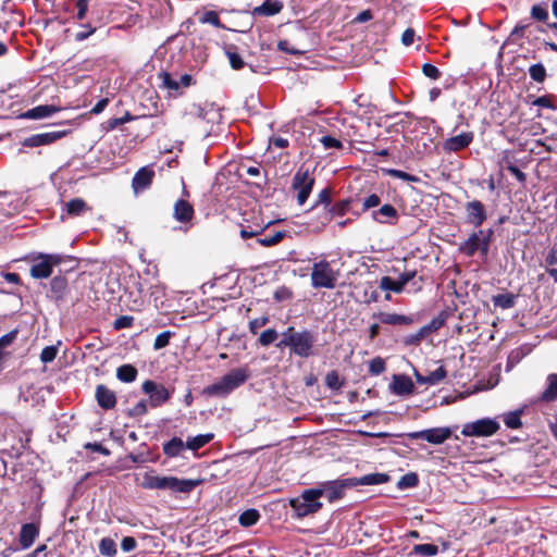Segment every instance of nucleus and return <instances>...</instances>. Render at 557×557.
Segmentation results:
<instances>
[{
    "instance_id": "1",
    "label": "nucleus",
    "mask_w": 557,
    "mask_h": 557,
    "mask_svg": "<svg viewBox=\"0 0 557 557\" xmlns=\"http://www.w3.org/2000/svg\"><path fill=\"white\" fill-rule=\"evenodd\" d=\"M201 483L200 480L178 479L176 476H159L152 472L143 475L140 486L145 490L170 491L172 493L188 494Z\"/></svg>"
},
{
    "instance_id": "2",
    "label": "nucleus",
    "mask_w": 557,
    "mask_h": 557,
    "mask_svg": "<svg viewBox=\"0 0 557 557\" xmlns=\"http://www.w3.org/2000/svg\"><path fill=\"white\" fill-rule=\"evenodd\" d=\"M317 336L309 330L295 332L293 326H289L283 334L276 347H289L292 352L301 358H308L313 355L314 344Z\"/></svg>"
},
{
    "instance_id": "3",
    "label": "nucleus",
    "mask_w": 557,
    "mask_h": 557,
    "mask_svg": "<svg viewBox=\"0 0 557 557\" xmlns=\"http://www.w3.org/2000/svg\"><path fill=\"white\" fill-rule=\"evenodd\" d=\"M250 376L247 367L236 368L223 375L219 381L208 385L203 393L210 396L226 397L242 386Z\"/></svg>"
},
{
    "instance_id": "4",
    "label": "nucleus",
    "mask_w": 557,
    "mask_h": 557,
    "mask_svg": "<svg viewBox=\"0 0 557 557\" xmlns=\"http://www.w3.org/2000/svg\"><path fill=\"white\" fill-rule=\"evenodd\" d=\"M289 506L298 519L317 513L323 507L319 492L314 487L307 488L297 497L289 499Z\"/></svg>"
},
{
    "instance_id": "5",
    "label": "nucleus",
    "mask_w": 557,
    "mask_h": 557,
    "mask_svg": "<svg viewBox=\"0 0 557 557\" xmlns=\"http://www.w3.org/2000/svg\"><path fill=\"white\" fill-rule=\"evenodd\" d=\"M338 280V272L333 270L326 260L314 262L311 271V286L313 288L333 289Z\"/></svg>"
},
{
    "instance_id": "6",
    "label": "nucleus",
    "mask_w": 557,
    "mask_h": 557,
    "mask_svg": "<svg viewBox=\"0 0 557 557\" xmlns=\"http://www.w3.org/2000/svg\"><path fill=\"white\" fill-rule=\"evenodd\" d=\"M493 234L494 231L492 228L473 232L467 240L460 244L459 250L468 257L474 256L478 250H480L482 256H486Z\"/></svg>"
},
{
    "instance_id": "7",
    "label": "nucleus",
    "mask_w": 557,
    "mask_h": 557,
    "mask_svg": "<svg viewBox=\"0 0 557 557\" xmlns=\"http://www.w3.org/2000/svg\"><path fill=\"white\" fill-rule=\"evenodd\" d=\"M67 257L59 253H38L30 258V275L34 278H48L54 265L63 262Z\"/></svg>"
},
{
    "instance_id": "8",
    "label": "nucleus",
    "mask_w": 557,
    "mask_h": 557,
    "mask_svg": "<svg viewBox=\"0 0 557 557\" xmlns=\"http://www.w3.org/2000/svg\"><path fill=\"white\" fill-rule=\"evenodd\" d=\"M314 185V177L310 170L300 166L293 176L292 189L297 193V202L302 206L309 198Z\"/></svg>"
},
{
    "instance_id": "9",
    "label": "nucleus",
    "mask_w": 557,
    "mask_h": 557,
    "mask_svg": "<svg viewBox=\"0 0 557 557\" xmlns=\"http://www.w3.org/2000/svg\"><path fill=\"white\" fill-rule=\"evenodd\" d=\"M499 428L496 419L483 418L463 424L461 434L467 437H486L494 435Z\"/></svg>"
},
{
    "instance_id": "10",
    "label": "nucleus",
    "mask_w": 557,
    "mask_h": 557,
    "mask_svg": "<svg viewBox=\"0 0 557 557\" xmlns=\"http://www.w3.org/2000/svg\"><path fill=\"white\" fill-rule=\"evenodd\" d=\"M141 389L146 395H148L149 405L152 408H158L168 403L172 395L164 385L152 380H146L141 385Z\"/></svg>"
},
{
    "instance_id": "11",
    "label": "nucleus",
    "mask_w": 557,
    "mask_h": 557,
    "mask_svg": "<svg viewBox=\"0 0 557 557\" xmlns=\"http://www.w3.org/2000/svg\"><path fill=\"white\" fill-rule=\"evenodd\" d=\"M349 481L350 479L325 481L320 483L314 490L319 492L320 498L324 496L330 503H333L343 497L346 487L351 486Z\"/></svg>"
},
{
    "instance_id": "12",
    "label": "nucleus",
    "mask_w": 557,
    "mask_h": 557,
    "mask_svg": "<svg viewBox=\"0 0 557 557\" xmlns=\"http://www.w3.org/2000/svg\"><path fill=\"white\" fill-rule=\"evenodd\" d=\"M450 436L451 430L447 426L432 428L422 431L407 433V437L410 440H424L434 445L443 444Z\"/></svg>"
},
{
    "instance_id": "13",
    "label": "nucleus",
    "mask_w": 557,
    "mask_h": 557,
    "mask_svg": "<svg viewBox=\"0 0 557 557\" xmlns=\"http://www.w3.org/2000/svg\"><path fill=\"white\" fill-rule=\"evenodd\" d=\"M473 138L474 134L472 132L461 133L444 140L443 149L446 152H458L467 148L473 141Z\"/></svg>"
},
{
    "instance_id": "14",
    "label": "nucleus",
    "mask_w": 557,
    "mask_h": 557,
    "mask_svg": "<svg viewBox=\"0 0 557 557\" xmlns=\"http://www.w3.org/2000/svg\"><path fill=\"white\" fill-rule=\"evenodd\" d=\"M467 222L474 226H480L486 220L484 205L479 200H472L466 205Z\"/></svg>"
},
{
    "instance_id": "15",
    "label": "nucleus",
    "mask_w": 557,
    "mask_h": 557,
    "mask_svg": "<svg viewBox=\"0 0 557 557\" xmlns=\"http://www.w3.org/2000/svg\"><path fill=\"white\" fill-rule=\"evenodd\" d=\"M154 177V171L150 166L140 168L134 175L132 186L137 194L147 189Z\"/></svg>"
},
{
    "instance_id": "16",
    "label": "nucleus",
    "mask_w": 557,
    "mask_h": 557,
    "mask_svg": "<svg viewBox=\"0 0 557 557\" xmlns=\"http://www.w3.org/2000/svg\"><path fill=\"white\" fill-rule=\"evenodd\" d=\"M64 135L63 132H48L41 134H35L30 137H27L23 141V146L25 147H39L45 145H50L54 143L57 139L61 138Z\"/></svg>"
},
{
    "instance_id": "17",
    "label": "nucleus",
    "mask_w": 557,
    "mask_h": 557,
    "mask_svg": "<svg viewBox=\"0 0 557 557\" xmlns=\"http://www.w3.org/2000/svg\"><path fill=\"white\" fill-rule=\"evenodd\" d=\"M372 219L381 224H395L398 220V212L395 207L389 203L383 205L380 209L372 212Z\"/></svg>"
},
{
    "instance_id": "18",
    "label": "nucleus",
    "mask_w": 557,
    "mask_h": 557,
    "mask_svg": "<svg viewBox=\"0 0 557 557\" xmlns=\"http://www.w3.org/2000/svg\"><path fill=\"white\" fill-rule=\"evenodd\" d=\"M95 396L98 405L104 410L113 409L116 405L115 393L106 385H98Z\"/></svg>"
},
{
    "instance_id": "19",
    "label": "nucleus",
    "mask_w": 557,
    "mask_h": 557,
    "mask_svg": "<svg viewBox=\"0 0 557 557\" xmlns=\"http://www.w3.org/2000/svg\"><path fill=\"white\" fill-rule=\"evenodd\" d=\"M39 535V525L36 523H25L21 528L18 541L23 549L29 548L36 537Z\"/></svg>"
},
{
    "instance_id": "20",
    "label": "nucleus",
    "mask_w": 557,
    "mask_h": 557,
    "mask_svg": "<svg viewBox=\"0 0 557 557\" xmlns=\"http://www.w3.org/2000/svg\"><path fill=\"white\" fill-rule=\"evenodd\" d=\"M373 318L377 319L383 324L389 325H410L413 323V319L409 315L391 312L374 313Z\"/></svg>"
},
{
    "instance_id": "21",
    "label": "nucleus",
    "mask_w": 557,
    "mask_h": 557,
    "mask_svg": "<svg viewBox=\"0 0 557 557\" xmlns=\"http://www.w3.org/2000/svg\"><path fill=\"white\" fill-rule=\"evenodd\" d=\"M173 216L180 223H189L194 216V208L188 201L178 199L174 205Z\"/></svg>"
},
{
    "instance_id": "22",
    "label": "nucleus",
    "mask_w": 557,
    "mask_h": 557,
    "mask_svg": "<svg viewBox=\"0 0 557 557\" xmlns=\"http://www.w3.org/2000/svg\"><path fill=\"white\" fill-rule=\"evenodd\" d=\"M319 200L318 202L319 203H324V208H323V211L321 213V222L319 225H313L310 223V225L312 226L313 231L315 232H320L332 219V212L331 210L327 209V207L330 206L331 203V197H330V191L327 189H322L320 193H319Z\"/></svg>"
},
{
    "instance_id": "23",
    "label": "nucleus",
    "mask_w": 557,
    "mask_h": 557,
    "mask_svg": "<svg viewBox=\"0 0 557 557\" xmlns=\"http://www.w3.org/2000/svg\"><path fill=\"white\" fill-rule=\"evenodd\" d=\"M60 109L52 104L37 106L33 109L27 110L22 114L23 117L29 120H40L57 113Z\"/></svg>"
},
{
    "instance_id": "24",
    "label": "nucleus",
    "mask_w": 557,
    "mask_h": 557,
    "mask_svg": "<svg viewBox=\"0 0 557 557\" xmlns=\"http://www.w3.org/2000/svg\"><path fill=\"white\" fill-rule=\"evenodd\" d=\"M389 476L385 473H369L361 478H352L349 484L352 486L357 485H380L388 482Z\"/></svg>"
},
{
    "instance_id": "25",
    "label": "nucleus",
    "mask_w": 557,
    "mask_h": 557,
    "mask_svg": "<svg viewBox=\"0 0 557 557\" xmlns=\"http://www.w3.org/2000/svg\"><path fill=\"white\" fill-rule=\"evenodd\" d=\"M392 388L397 395H409L413 392L414 385L409 376L396 375L394 376Z\"/></svg>"
},
{
    "instance_id": "26",
    "label": "nucleus",
    "mask_w": 557,
    "mask_h": 557,
    "mask_svg": "<svg viewBox=\"0 0 557 557\" xmlns=\"http://www.w3.org/2000/svg\"><path fill=\"white\" fill-rule=\"evenodd\" d=\"M283 9V3L278 0H268L261 5L253 9V14L259 16H273L280 13Z\"/></svg>"
},
{
    "instance_id": "27",
    "label": "nucleus",
    "mask_w": 557,
    "mask_h": 557,
    "mask_svg": "<svg viewBox=\"0 0 557 557\" xmlns=\"http://www.w3.org/2000/svg\"><path fill=\"white\" fill-rule=\"evenodd\" d=\"M186 448V443L183 442L180 437H172L170 441L163 444V454L169 458H175L182 454V451Z\"/></svg>"
},
{
    "instance_id": "28",
    "label": "nucleus",
    "mask_w": 557,
    "mask_h": 557,
    "mask_svg": "<svg viewBox=\"0 0 557 557\" xmlns=\"http://www.w3.org/2000/svg\"><path fill=\"white\" fill-rule=\"evenodd\" d=\"M547 386L541 395V400L552 403L557 400V374L552 373L546 379Z\"/></svg>"
},
{
    "instance_id": "29",
    "label": "nucleus",
    "mask_w": 557,
    "mask_h": 557,
    "mask_svg": "<svg viewBox=\"0 0 557 557\" xmlns=\"http://www.w3.org/2000/svg\"><path fill=\"white\" fill-rule=\"evenodd\" d=\"M213 433L199 434L193 437H188L186 441V448L193 451H197L213 440Z\"/></svg>"
},
{
    "instance_id": "30",
    "label": "nucleus",
    "mask_w": 557,
    "mask_h": 557,
    "mask_svg": "<svg viewBox=\"0 0 557 557\" xmlns=\"http://www.w3.org/2000/svg\"><path fill=\"white\" fill-rule=\"evenodd\" d=\"M137 369L132 364H122L116 369V377L121 382L132 383L137 377Z\"/></svg>"
},
{
    "instance_id": "31",
    "label": "nucleus",
    "mask_w": 557,
    "mask_h": 557,
    "mask_svg": "<svg viewBox=\"0 0 557 557\" xmlns=\"http://www.w3.org/2000/svg\"><path fill=\"white\" fill-rule=\"evenodd\" d=\"M64 210L71 216H78L87 210V205L83 199L75 198L64 203Z\"/></svg>"
},
{
    "instance_id": "32",
    "label": "nucleus",
    "mask_w": 557,
    "mask_h": 557,
    "mask_svg": "<svg viewBox=\"0 0 557 557\" xmlns=\"http://www.w3.org/2000/svg\"><path fill=\"white\" fill-rule=\"evenodd\" d=\"M517 296L511 293L498 294L493 296L492 301L495 307L510 309L516 305Z\"/></svg>"
},
{
    "instance_id": "33",
    "label": "nucleus",
    "mask_w": 557,
    "mask_h": 557,
    "mask_svg": "<svg viewBox=\"0 0 557 557\" xmlns=\"http://www.w3.org/2000/svg\"><path fill=\"white\" fill-rule=\"evenodd\" d=\"M259 519L260 512L255 508H250L239 515L238 522L242 527L249 528L255 525Z\"/></svg>"
},
{
    "instance_id": "34",
    "label": "nucleus",
    "mask_w": 557,
    "mask_h": 557,
    "mask_svg": "<svg viewBox=\"0 0 557 557\" xmlns=\"http://www.w3.org/2000/svg\"><path fill=\"white\" fill-rule=\"evenodd\" d=\"M447 313L442 311L438 315L433 318L430 323L422 326V332L426 335L438 331L446 322Z\"/></svg>"
},
{
    "instance_id": "35",
    "label": "nucleus",
    "mask_w": 557,
    "mask_h": 557,
    "mask_svg": "<svg viewBox=\"0 0 557 557\" xmlns=\"http://www.w3.org/2000/svg\"><path fill=\"white\" fill-rule=\"evenodd\" d=\"M521 410H515L507 412L503 416L504 423L507 428L516 430L519 429L522 425L521 422Z\"/></svg>"
},
{
    "instance_id": "36",
    "label": "nucleus",
    "mask_w": 557,
    "mask_h": 557,
    "mask_svg": "<svg viewBox=\"0 0 557 557\" xmlns=\"http://www.w3.org/2000/svg\"><path fill=\"white\" fill-rule=\"evenodd\" d=\"M412 554L423 557H433L438 554V547L434 544H417L412 547Z\"/></svg>"
},
{
    "instance_id": "37",
    "label": "nucleus",
    "mask_w": 557,
    "mask_h": 557,
    "mask_svg": "<svg viewBox=\"0 0 557 557\" xmlns=\"http://www.w3.org/2000/svg\"><path fill=\"white\" fill-rule=\"evenodd\" d=\"M380 288L394 293H401L404 290L399 280H393L391 276H383L381 278Z\"/></svg>"
},
{
    "instance_id": "38",
    "label": "nucleus",
    "mask_w": 557,
    "mask_h": 557,
    "mask_svg": "<svg viewBox=\"0 0 557 557\" xmlns=\"http://www.w3.org/2000/svg\"><path fill=\"white\" fill-rule=\"evenodd\" d=\"M99 552L107 557H113L116 554V544L110 537H103L99 543Z\"/></svg>"
},
{
    "instance_id": "39",
    "label": "nucleus",
    "mask_w": 557,
    "mask_h": 557,
    "mask_svg": "<svg viewBox=\"0 0 557 557\" xmlns=\"http://www.w3.org/2000/svg\"><path fill=\"white\" fill-rule=\"evenodd\" d=\"M384 172H385V174H387L391 177H395V178H398V180H401L405 182H409V183H417L420 181L418 176L409 174L401 170L386 169V170H384Z\"/></svg>"
},
{
    "instance_id": "40",
    "label": "nucleus",
    "mask_w": 557,
    "mask_h": 557,
    "mask_svg": "<svg viewBox=\"0 0 557 557\" xmlns=\"http://www.w3.org/2000/svg\"><path fill=\"white\" fill-rule=\"evenodd\" d=\"M277 337L278 333L274 329H268L260 334L258 343L261 346L267 347L273 344L277 339Z\"/></svg>"
},
{
    "instance_id": "41",
    "label": "nucleus",
    "mask_w": 557,
    "mask_h": 557,
    "mask_svg": "<svg viewBox=\"0 0 557 557\" xmlns=\"http://www.w3.org/2000/svg\"><path fill=\"white\" fill-rule=\"evenodd\" d=\"M285 236L284 232L277 231L273 235H268L262 238H258L257 242L261 246L271 247L278 244Z\"/></svg>"
},
{
    "instance_id": "42",
    "label": "nucleus",
    "mask_w": 557,
    "mask_h": 557,
    "mask_svg": "<svg viewBox=\"0 0 557 557\" xmlns=\"http://www.w3.org/2000/svg\"><path fill=\"white\" fill-rule=\"evenodd\" d=\"M529 74L533 81L543 83L546 77V70L542 63H536L530 66Z\"/></svg>"
},
{
    "instance_id": "43",
    "label": "nucleus",
    "mask_w": 557,
    "mask_h": 557,
    "mask_svg": "<svg viewBox=\"0 0 557 557\" xmlns=\"http://www.w3.org/2000/svg\"><path fill=\"white\" fill-rule=\"evenodd\" d=\"M447 375L444 367H438L426 375L428 385H436L442 382Z\"/></svg>"
},
{
    "instance_id": "44",
    "label": "nucleus",
    "mask_w": 557,
    "mask_h": 557,
    "mask_svg": "<svg viewBox=\"0 0 557 557\" xmlns=\"http://www.w3.org/2000/svg\"><path fill=\"white\" fill-rule=\"evenodd\" d=\"M58 345L46 346L40 354V360L42 363L52 362L58 354Z\"/></svg>"
},
{
    "instance_id": "45",
    "label": "nucleus",
    "mask_w": 557,
    "mask_h": 557,
    "mask_svg": "<svg viewBox=\"0 0 557 557\" xmlns=\"http://www.w3.org/2000/svg\"><path fill=\"white\" fill-rule=\"evenodd\" d=\"M173 332L171 331H164L162 333H160L156 339H154V343H153V348L156 350H160L164 347H166L170 343V339L171 337L173 336Z\"/></svg>"
},
{
    "instance_id": "46",
    "label": "nucleus",
    "mask_w": 557,
    "mask_h": 557,
    "mask_svg": "<svg viewBox=\"0 0 557 557\" xmlns=\"http://www.w3.org/2000/svg\"><path fill=\"white\" fill-rule=\"evenodd\" d=\"M385 371V361L381 357H375L369 362V372L372 375H380Z\"/></svg>"
},
{
    "instance_id": "47",
    "label": "nucleus",
    "mask_w": 557,
    "mask_h": 557,
    "mask_svg": "<svg viewBox=\"0 0 557 557\" xmlns=\"http://www.w3.org/2000/svg\"><path fill=\"white\" fill-rule=\"evenodd\" d=\"M67 282L63 276H54L50 282L51 292L61 295L66 289Z\"/></svg>"
},
{
    "instance_id": "48",
    "label": "nucleus",
    "mask_w": 557,
    "mask_h": 557,
    "mask_svg": "<svg viewBox=\"0 0 557 557\" xmlns=\"http://www.w3.org/2000/svg\"><path fill=\"white\" fill-rule=\"evenodd\" d=\"M419 482L418 475L413 472L407 473L398 481L399 488L414 487Z\"/></svg>"
},
{
    "instance_id": "49",
    "label": "nucleus",
    "mask_w": 557,
    "mask_h": 557,
    "mask_svg": "<svg viewBox=\"0 0 557 557\" xmlns=\"http://www.w3.org/2000/svg\"><path fill=\"white\" fill-rule=\"evenodd\" d=\"M162 79V84L165 88L177 91L180 89V83L177 79L173 78L172 75L168 72H163L160 74Z\"/></svg>"
},
{
    "instance_id": "50",
    "label": "nucleus",
    "mask_w": 557,
    "mask_h": 557,
    "mask_svg": "<svg viewBox=\"0 0 557 557\" xmlns=\"http://www.w3.org/2000/svg\"><path fill=\"white\" fill-rule=\"evenodd\" d=\"M531 16L537 21H546L548 17V11L546 5L535 4L531 9Z\"/></svg>"
},
{
    "instance_id": "51",
    "label": "nucleus",
    "mask_w": 557,
    "mask_h": 557,
    "mask_svg": "<svg viewBox=\"0 0 557 557\" xmlns=\"http://www.w3.org/2000/svg\"><path fill=\"white\" fill-rule=\"evenodd\" d=\"M263 228L260 225L256 226H242L240 236L242 238H251L261 234Z\"/></svg>"
},
{
    "instance_id": "52",
    "label": "nucleus",
    "mask_w": 557,
    "mask_h": 557,
    "mask_svg": "<svg viewBox=\"0 0 557 557\" xmlns=\"http://www.w3.org/2000/svg\"><path fill=\"white\" fill-rule=\"evenodd\" d=\"M226 55L228 58V61H230V64L231 66L234 69V70H240L243 69L244 66V61L242 59V57L235 52V51H231V50H227L226 51Z\"/></svg>"
},
{
    "instance_id": "53",
    "label": "nucleus",
    "mask_w": 557,
    "mask_h": 557,
    "mask_svg": "<svg viewBox=\"0 0 557 557\" xmlns=\"http://www.w3.org/2000/svg\"><path fill=\"white\" fill-rule=\"evenodd\" d=\"M89 0H77L75 3L76 18L83 21L86 17L88 11Z\"/></svg>"
},
{
    "instance_id": "54",
    "label": "nucleus",
    "mask_w": 557,
    "mask_h": 557,
    "mask_svg": "<svg viewBox=\"0 0 557 557\" xmlns=\"http://www.w3.org/2000/svg\"><path fill=\"white\" fill-rule=\"evenodd\" d=\"M428 336L425 332H422V327L414 334H409L404 338L406 345H419L421 341Z\"/></svg>"
},
{
    "instance_id": "55",
    "label": "nucleus",
    "mask_w": 557,
    "mask_h": 557,
    "mask_svg": "<svg viewBox=\"0 0 557 557\" xmlns=\"http://www.w3.org/2000/svg\"><path fill=\"white\" fill-rule=\"evenodd\" d=\"M380 203H381V198L376 194H371L364 198V200L362 202V210L367 211L369 209L380 206Z\"/></svg>"
},
{
    "instance_id": "56",
    "label": "nucleus",
    "mask_w": 557,
    "mask_h": 557,
    "mask_svg": "<svg viewBox=\"0 0 557 557\" xmlns=\"http://www.w3.org/2000/svg\"><path fill=\"white\" fill-rule=\"evenodd\" d=\"M269 322V318L268 317H260V318H256L253 320H251L249 322V331L252 333V334H257L258 331L263 327L264 325H267Z\"/></svg>"
},
{
    "instance_id": "57",
    "label": "nucleus",
    "mask_w": 557,
    "mask_h": 557,
    "mask_svg": "<svg viewBox=\"0 0 557 557\" xmlns=\"http://www.w3.org/2000/svg\"><path fill=\"white\" fill-rule=\"evenodd\" d=\"M422 72L426 77L431 79H437L441 76L440 70L435 65L430 63H424L422 65Z\"/></svg>"
},
{
    "instance_id": "58",
    "label": "nucleus",
    "mask_w": 557,
    "mask_h": 557,
    "mask_svg": "<svg viewBox=\"0 0 557 557\" xmlns=\"http://www.w3.org/2000/svg\"><path fill=\"white\" fill-rule=\"evenodd\" d=\"M320 141L325 149H339L343 147V144L332 136H323Z\"/></svg>"
},
{
    "instance_id": "59",
    "label": "nucleus",
    "mask_w": 557,
    "mask_h": 557,
    "mask_svg": "<svg viewBox=\"0 0 557 557\" xmlns=\"http://www.w3.org/2000/svg\"><path fill=\"white\" fill-rule=\"evenodd\" d=\"M96 28L90 26L89 24L83 25L82 30L75 34L76 41H83L87 39L90 35L95 33Z\"/></svg>"
},
{
    "instance_id": "60",
    "label": "nucleus",
    "mask_w": 557,
    "mask_h": 557,
    "mask_svg": "<svg viewBox=\"0 0 557 557\" xmlns=\"http://www.w3.org/2000/svg\"><path fill=\"white\" fill-rule=\"evenodd\" d=\"M200 20L202 23H208L216 27L220 26V18L214 11L205 12Z\"/></svg>"
},
{
    "instance_id": "61",
    "label": "nucleus",
    "mask_w": 557,
    "mask_h": 557,
    "mask_svg": "<svg viewBox=\"0 0 557 557\" xmlns=\"http://www.w3.org/2000/svg\"><path fill=\"white\" fill-rule=\"evenodd\" d=\"M148 412V405L145 400L138 401L131 410L132 416H144Z\"/></svg>"
},
{
    "instance_id": "62",
    "label": "nucleus",
    "mask_w": 557,
    "mask_h": 557,
    "mask_svg": "<svg viewBox=\"0 0 557 557\" xmlns=\"http://www.w3.org/2000/svg\"><path fill=\"white\" fill-rule=\"evenodd\" d=\"M136 545H137L136 540L132 536H125V537H123V540L121 542V548L125 553H128V552H132L133 549H135Z\"/></svg>"
},
{
    "instance_id": "63",
    "label": "nucleus",
    "mask_w": 557,
    "mask_h": 557,
    "mask_svg": "<svg viewBox=\"0 0 557 557\" xmlns=\"http://www.w3.org/2000/svg\"><path fill=\"white\" fill-rule=\"evenodd\" d=\"M132 323H133V318L132 317H128V315H122L120 318H117L114 322V327L116 330H120V329H125V327H129L132 326Z\"/></svg>"
},
{
    "instance_id": "64",
    "label": "nucleus",
    "mask_w": 557,
    "mask_h": 557,
    "mask_svg": "<svg viewBox=\"0 0 557 557\" xmlns=\"http://www.w3.org/2000/svg\"><path fill=\"white\" fill-rule=\"evenodd\" d=\"M416 33L412 28H407L401 36V44L409 47L413 44Z\"/></svg>"
}]
</instances>
